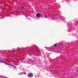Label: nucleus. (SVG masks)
Listing matches in <instances>:
<instances>
[{
    "label": "nucleus",
    "instance_id": "f257e3e1",
    "mask_svg": "<svg viewBox=\"0 0 78 78\" xmlns=\"http://www.w3.org/2000/svg\"><path fill=\"white\" fill-rule=\"evenodd\" d=\"M33 76V74L31 73H29L28 75V76L29 77H32Z\"/></svg>",
    "mask_w": 78,
    "mask_h": 78
},
{
    "label": "nucleus",
    "instance_id": "f03ea898",
    "mask_svg": "<svg viewBox=\"0 0 78 78\" xmlns=\"http://www.w3.org/2000/svg\"><path fill=\"white\" fill-rule=\"evenodd\" d=\"M41 15V13H37L36 14V17H40V15Z\"/></svg>",
    "mask_w": 78,
    "mask_h": 78
},
{
    "label": "nucleus",
    "instance_id": "7ed1b4c3",
    "mask_svg": "<svg viewBox=\"0 0 78 78\" xmlns=\"http://www.w3.org/2000/svg\"><path fill=\"white\" fill-rule=\"evenodd\" d=\"M0 63H5H5H6V62H5L4 61H1Z\"/></svg>",
    "mask_w": 78,
    "mask_h": 78
},
{
    "label": "nucleus",
    "instance_id": "20e7f679",
    "mask_svg": "<svg viewBox=\"0 0 78 78\" xmlns=\"http://www.w3.org/2000/svg\"><path fill=\"white\" fill-rule=\"evenodd\" d=\"M5 65H8V66H10V64H8L6 63H5Z\"/></svg>",
    "mask_w": 78,
    "mask_h": 78
},
{
    "label": "nucleus",
    "instance_id": "39448f33",
    "mask_svg": "<svg viewBox=\"0 0 78 78\" xmlns=\"http://www.w3.org/2000/svg\"><path fill=\"white\" fill-rule=\"evenodd\" d=\"M13 64L14 65L18 66V64H14V63H13Z\"/></svg>",
    "mask_w": 78,
    "mask_h": 78
},
{
    "label": "nucleus",
    "instance_id": "423d86ee",
    "mask_svg": "<svg viewBox=\"0 0 78 78\" xmlns=\"http://www.w3.org/2000/svg\"><path fill=\"white\" fill-rule=\"evenodd\" d=\"M44 16H45V18H47V16L46 15H44Z\"/></svg>",
    "mask_w": 78,
    "mask_h": 78
},
{
    "label": "nucleus",
    "instance_id": "0eeeda50",
    "mask_svg": "<svg viewBox=\"0 0 78 78\" xmlns=\"http://www.w3.org/2000/svg\"><path fill=\"white\" fill-rule=\"evenodd\" d=\"M12 67H15L16 68V66H14L12 65Z\"/></svg>",
    "mask_w": 78,
    "mask_h": 78
},
{
    "label": "nucleus",
    "instance_id": "6e6552de",
    "mask_svg": "<svg viewBox=\"0 0 78 78\" xmlns=\"http://www.w3.org/2000/svg\"><path fill=\"white\" fill-rule=\"evenodd\" d=\"M40 17H42L43 16H42V15H40Z\"/></svg>",
    "mask_w": 78,
    "mask_h": 78
},
{
    "label": "nucleus",
    "instance_id": "1a4fd4ad",
    "mask_svg": "<svg viewBox=\"0 0 78 78\" xmlns=\"http://www.w3.org/2000/svg\"><path fill=\"white\" fill-rule=\"evenodd\" d=\"M54 46L55 47H57V44H55L54 45Z\"/></svg>",
    "mask_w": 78,
    "mask_h": 78
},
{
    "label": "nucleus",
    "instance_id": "9d476101",
    "mask_svg": "<svg viewBox=\"0 0 78 78\" xmlns=\"http://www.w3.org/2000/svg\"><path fill=\"white\" fill-rule=\"evenodd\" d=\"M22 9H24V7H21Z\"/></svg>",
    "mask_w": 78,
    "mask_h": 78
},
{
    "label": "nucleus",
    "instance_id": "9b49d317",
    "mask_svg": "<svg viewBox=\"0 0 78 78\" xmlns=\"http://www.w3.org/2000/svg\"><path fill=\"white\" fill-rule=\"evenodd\" d=\"M26 74V73H23V74Z\"/></svg>",
    "mask_w": 78,
    "mask_h": 78
},
{
    "label": "nucleus",
    "instance_id": "f8f14e48",
    "mask_svg": "<svg viewBox=\"0 0 78 78\" xmlns=\"http://www.w3.org/2000/svg\"><path fill=\"white\" fill-rule=\"evenodd\" d=\"M17 12H18V11H17Z\"/></svg>",
    "mask_w": 78,
    "mask_h": 78
},
{
    "label": "nucleus",
    "instance_id": "ddd939ff",
    "mask_svg": "<svg viewBox=\"0 0 78 78\" xmlns=\"http://www.w3.org/2000/svg\"><path fill=\"white\" fill-rule=\"evenodd\" d=\"M1 60H0V63H1Z\"/></svg>",
    "mask_w": 78,
    "mask_h": 78
},
{
    "label": "nucleus",
    "instance_id": "4468645a",
    "mask_svg": "<svg viewBox=\"0 0 78 78\" xmlns=\"http://www.w3.org/2000/svg\"><path fill=\"white\" fill-rule=\"evenodd\" d=\"M9 67H10V66H9Z\"/></svg>",
    "mask_w": 78,
    "mask_h": 78
}]
</instances>
